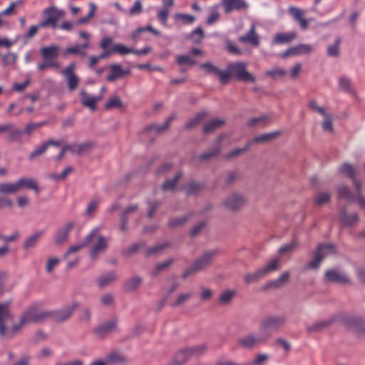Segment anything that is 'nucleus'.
<instances>
[{
	"label": "nucleus",
	"mask_w": 365,
	"mask_h": 365,
	"mask_svg": "<svg viewBox=\"0 0 365 365\" xmlns=\"http://www.w3.org/2000/svg\"><path fill=\"white\" fill-rule=\"evenodd\" d=\"M188 218V216L175 217L170 220L168 225L173 228L178 227L185 224L187 221Z\"/></svg>",
	"instance_id": "57"
},
{
	"label": "nucleus",
	"mask_w": 365,
	"mask_h": 365,
	"mask_svg": "<svg viewBox=\"0 0 365 365\" xmlns=\"http://www.w3.org/2000/svg\"><path fill=\"white\" fill-rule=\"evenodd\" d=\"M75 226L74 222H69L59 228L55 234L54 240L56 245H61L67 241L68 235Z\"/></svg>",
	"instance_id": "24"
},
{
	"label": "nucleus",
	"mask_w": 365,
	"mask_h": 365,
	"mask_svg": "<svg viewBox=\"0 0 365 365\" xmlns=\"http://www.w3.org/2000/svg\"><path fill=\"white\" fill-rule=\"evenodd\" d=\"M98 231L97 228L93 229L84 238L83 242L80 245H76L71 246L70 248L68 249L66 252L64 254V259L67 258L69 255L78 252L79 250H81L82 248L88 246L93 241V237H95V235L96 234V232Z\"/></svg>",
	"instance_id": "20"
},
{
	"label": "nucleus",
	"mask_w": 365,
	"mask_h": 365,
	"mask_svg": "<svg viewBox=\"0 0 365 365\" xmlns=\"http://www.w3.org/2000/svg\"><path fill=\"white\" fill-rule=\"evenodd\" d=\"M222 139H223V136L222 135H220V136H219L217 138V145H219L221 143ZM220 151H221V148L219 145H217L212 150L209 151V152H205V153H202V155L197 156V158H199L200 160L202 161V162L206 161L208 159H210V158L216 156L217 155H218L220 153Z\"/></svg>",
	"instance_id": "34"
},
{
	"label": "nucleus",
	"mask_w": 365,
	"mask_h": 365,
	"mask_svg": "<svg viewBox=\"0 0 365 365\" xmlns=\"http://www.w3.org/2000/svg\"><path fill=\"white\" fill-rule=\"evenodd\" d=\"M339 86L341 90L345 91H350L351 89V84L350 80L346 77H341L339 80Z\"/></svg>",
	"instance_id": "61"
},
{
	"label": "nucleus",
	"mask_w": 365,
	"mask_h": 365,
	"mask_svg": "<svg viewBox=\"0 0 365 365\" xmlns=\"http://www.w3.org/2000/svg\"><path fill=\"white\" fill-rule=\"evenodd\" d=\"M325 279L329 282H337L340 284H349L350 282L347 276L336 269H329L325 272Z\"/></svg>",
	"instance_id": "22"
},
{
	"label": "nucleus",
	"mask_w": 365,
	"mask_h": 365,
	"mask_svg": "<svg viewBox=\"0 0 365 365\" xmlns=\"http://www.w3.org/2000/svg\"><path fill=\"white\" fill-rule=\"evenodd\" d=\"M77 307V304H73L71 306L64 307L59 310L46 311L47 320L52 319L56 323L63 322L71 317L75 309Z\"/></svg>",
	"instance_id": "11"
},
{
	"label": "nucleus",
	"mask_w": 365,
	"mask_h": 365,
	"mask_svg": "<svg viewBox=\"0 0 365 365\" xmlns=\"http://www.w3.org/2000/svg\"><path fill=\"white\" fill-rule=\"evenodd\" d=\"M81 104L85 107L89 108L92 111L96 109V106L94 103V98L87 93L85 91H81Z\"/></svg>",
	"instance_id": "37"
},
{
	"label": "nucleus",
	"mask_w": 365,
	"mask_h": 365,
	"mask_svg": "<svg viewBox=\"0 0 365 365\" xmlns=\"http://www.w3.org/2000/svg\"><path fill=\"white\" fill-rule=\"evenodd\" d=\"M76 66V63L72 62L61 72L62 75L66 78L68 89L71 91L75 90L79 83V78L74 73Z\"/></svg>",
	"instance_id": "16"
},
{
	"label": "nucleus",
	"mask_w": 365,
	"mask_h": 365,
	"mask_svg": "<svg viewBox=\"0 0 365 365\" xmlns=\"http://www.w3.org/2000/svg\"><path fill=\"white\" fill-rule=\"evenodd\" d=\"M58 51L59 47L57 45L42 47L40 53L43 61L38 64V71L42 72L49 68L58 69L60 68V63L58 61Z\"/></svg>",
	"instance_id": "3"
},
{
	"label": "nucleus",
	"mask_w": 365,
	"mask_h": 365,
	"mask_svg": "<svg viewBox=\"0 0 365 365\" xmlns=\"http://www.w3.org/2000/svg\"><path fill=\"white\" fill-rule=\"evenodd\" d=\"M340 172L353 180L356 194L352 195L346 186H340L337 188L339 197L344 198L348 202H356L360 207H365V197H363L361 193V183L355 178L354 168L350 164L344 163L341 166Z\"/></svg>",
	"instance_id": "2"
},
{
	"label": "nucleus",
	"mask_w": 365,
	"mask_h": 365,
	"mask_svg": "<svg viewBox=\"0 0 365 365\" xmlns=\"http://www.w3.org/2000/svg\"><path fill=\"white\" fill-rule=\"evenodd\" d=\"M48 146L46 142L38 146H37L29 155V160H32L36 157L42 155L47 150Z\"/></svg>",
	"instance_id": "53"
},
{
	"label": "nucleus",
	"mask_w": 365,
	"mask_h": 365,
	"mask_svg": "<svg viewBox=\"0 0 365 365\" xmlns=\"http://www.w3.org/2000/svg\"><path fill=\"white\" fill-rule=\"evenodd\" d=\"M109 68H110L111 73L106 76L108 81H114L116 79L123 78L129 73L128 71L123 69L119 64H111Z\"/></svg>",
	"instance_id": "27"
},
{
	"label": "nucleus",
	"mask_w": 365,
	"mask_h": 365,
	"mask_svg": "<svg viewBox=\"0 0 365 365\" xmlns=\"http://www.w3.org/2000/svg\"><path fill=\"white\" fill-rule=\"evenodd\" d=\"M287 322L284 315H270L265 317L260 324V330L263 333L272 334L271 331H277L282 328Z\"/></svg>",
	"instance_id": "7"
},
{
	"label": "nucleus",
	"mask_w": 365,
	"mask_h": 365,
	"mask_svg": "<svg viewBox=\"0 0 365 365\" xmlns=\"http://www.w3.org/2000/svg\"><path fill=\"white\" fill-rule=\"evenodd\" d=\"M289 278V273L288 272H284L282 274L278 279L269 282L268 283V287H278L281 284L287 282Z\"/></svg>",
	"instance_id": "49"
},
{
	"label": "nucleus",
	"mask_w": 365,
	"mask_h": 365,
	"mask_svg": "<svg viewBox=\"0 0 365 365\" xmlns=\"http://www.w3.org/2000/svg\"><path fill=\"white\" fill-rule=\"evenodd\" d=\"M8 140L11 142H18L21 140L22 135L24 134L22 130L19 129L14 126L12 123V128L9 130Z\"/></svg>",
	"instance_id": "45"
},
{
	"label": "nucleus",
	"mask_w": 365,
	"mask_h": 365,
	"mask_svg": "<svg viewBox=\"0 0 365 365\" xmlns=\"http://www.w3.org/2000/svg\"><path fill=\"white\" fill-rule=\"evenodd\" d=\"M341 43L340 38L335 40L334 44L329 46L327 48V54L331 57H337L339 55V46Z\"/></svg>",
	"instance_id": "48"
},
{
	"label": "nucleus",
	"mask_w": 365,
	"mask_h": 365,
	"mask_svg": "<svg viewBox=\"0 0 365 365\" xmlns=\"http://www.w3.org/2000/svg\"><path fill=\"white\" fill-rule=\"evenodd\" d=\"M118 278V277L115 272H110L101 275L98 279L97 283L99 287L103 288L115 282Z\"/></svg>",
	"instance_id": "29"
},
{
	"label": "nucleus",
	"mask_w": 365,
	"mask_h": 365,
	"mask_svg": "<svg viewBox=\"0 0 365 365\" xmlns=\"http://www.w3.org/2000/svg\"><path fill=\"white\" fill-rule=\"evenodd\" d=\"M68 147L71 148L68 150L71 153L81 155L83 153L89 152L93 147V143L90 142H84L81 144L72 143L68 144Z\"/></svg>",
	"instance_id": "28"
},
{
	"label": "nucleus",
	"mask_w": 365,
	"mask_h": 365,
	"mask_svg": "<svg viewBox=\"0 0 365 365\" xmlns=\"http://www.w3.org/2000/svg\"><path fill=\"white\" fill-rule=\"evenodd\" d=\"M341 221L347 226H350L358 221V216L356 214L349 215L345 208H342L339 212Z\"/></svg>",
	"instance_id": "33"
},
{
	"label": "nucleus",
	"mask_w": 365,
	"mask_h": 365,
	"mask_svg": "<svg viewBox=\"0 0 365 365\" xmlns=\"http://www.w3.org/2000/svg\"><path fill=\"white\" fill-rule=\"evenodd\" d=\"M96 228L98 231L92 242L90 244H92L89 252V256L91 260L97 259L101 255L105 253L108 247L109 243V238L99 234V229L98 227Z\"/></svg>",
	"instance_id": "5"
},
{
	"label": "nucleus",
	"mask_w": 365,
	"mask_h": 365,
	"mask_svg": "<svg viewBox=\"0 0 365 365\" xmlns=\"http://www.w3.org/2000/svg\"><path fill=\"white\" fill-rule=\"evenodd\" d=\"M203 37L204 31L200 26L194 29L190 35V38L195 43H199Z\"/></svg>",
	"instance_id": "52"
},
{
	"label": "nucleus",
	"mask_w": 365,
	"mask_h": 365,
	"mask_svg": "<svg viewBox=\"0 0 365 365\" xmlns=\"http://www.w3.org/2000/svg\"><path fill=\"white\" fill-rule=\"evenodd\" d=\"M216 254L217 252L215 250L205 252L193 263L194 269L200 272L208 267L212 263Z\"/></svg>",
	"instance_id": "18"
},
{
	"label": "nucleus",
	"mask_w": 365,
	"mask_h": 365,
	"mask_svg": "<svg viewBox=\"0 0 365 365\" xmlns=\"http://www.w3.org/2000/svg\"><path fill=\"white\" fill-rule=\"evenodd\" d=\"M64 15V11L54 6L46 8L42 12L44 19L40 22V26L43 28L51 27L56 29L58 21Z\"/></svg>",
	"instance_id": "6"
},
{
	"label": "nucleus",
	"mask_w": 365,
	"mask_h": 365,
	"mask_svg": "<svg viewBox=\"0 0 365 365\" xmlns=\"http://www.w3.org/2000/svg\"><path fill=\"white\" fill-rule=\"evenodd\" d=\"M270 122V118L269 116L263 115L258 117H255L249 120L247 125L250 127H254L256 125H262L265 126L268 125Z\"/></svg>",
	"instance_id": "35"
},
{
	"label": "nucleus",
	"mask_w": 365,
	"mask_h": 365,
	"mask_svg": "<svg viewBox=\"0 0 365 365\" xmlns=\"http://www.w3.org/2000/svg\"><path fill=\"white\" fill-rule=\"evenodd\" d=\"M288 13L294 21L298 22L302 30L305 31L309 28L311 19L304 18L306 14L304 10L291 6L288 8Z\"/></svg>",
	"instance_id": "13"
},
{
	"label": "nucleus",
	"mask_w": 365,
	"mask_h": 365,
	"mask_svg": "<svg viewBox=\"0 0 365 365\" xmlns=\"http://www.w3.org/2000/svg\"><path fill=\"white\" fill-rule=\"evenodd\" d=\"M238 41L242 43H249L254 47H258L260 43V37L257 34L255 24H252L248 31L238 37Z\"/></svg>",
	"instance_id": "17"
},
{
	"label": "nucleus",
	"mask_w": 365,
	"mask_h": 365,
	"mask_svg": "<svg viewBox=\"0 0 365 365\" xmlns=\"http://www.w3.org/2000/svg\"><path fill=\"white\" fill-rule=\"evenodd\" d=\"M286 74V71L281 68H274L266 71V76L272 77L274 78L278 76H284Z\"/></svg>",
	"instance_id": "63"
},
{
	"label": "nucleus",
	"mask_w": 365,
	"mask_h": 365,
	"mask_svg": "<svg viewBox=\"0 0 365 365\" xmlns=\"http://www.w3.org/2000/svg\"><path fill=\"white\" fill-rule=\"evenodd\" d=\"M225 123V120L216 118L209 121L203 128L204 133H210L213 132L215 130L222 127Z\"/></svg>",
	"instance_id": "32"
},
{
	"label": "nucleus",
	"mask_w": 365,
	"mask_h": 365,
	"mask_svg": "<svg viewBox=\"0 0 365 365\" xmlns=\"http://www.w3.org/2000/svg\"><path fill=\"white\" fill-rule=\"evenodd\" d=\"M206 349L205 344L186 348L176 354L175 361L178 365H182L190 356L202 354Z\"/></svg>",
	"instance_id": "12"
},
{
	"label": "nucleus",
	"mask_w": 365,
	"mask_h": 365,
	"mask_svg": "<svg viewBox=\"0 0 365 365\" xmlns=\"http://www.w3.org/2000/svg\"><path fill=\"white\" fill-rule=\"evenodd\" d=\"M345 323L349 327L357 328L362 324V321L357 317H349L345 319Z\"/></svg>",
	"instance_id": "64"
},
{
	"label": "nucleus",
	"mask_w": 365,
	"mask_h": 365,
	"mask_svg": "<svg viewBox=\"0 0 365 365\" xmlns=\"http://www.w3.org/2000/svg\"><path fill=\"white\" fill-rule=\"evenodd\" d=\"M297 38L295 31H289L288 33H277L272 39L273 44L288 43L294 41Z\"/></svg>",
	"instance_id": "26"
},
{
	"label": "nucleus",
	"mask_w": 365,
	"mask_h": 365,
	"mask_svg": "<svg viewBox=\"0 0 365 365\" xmlns=\"http://www.w3.org/2000/svg\"><path fill=\"white\" fill-rule=\"evenodd\" d=\"M137 289V278L132 277L130 279L126 281L124 284V290L125 292H133Z\"/></svg>",
	"instance_id": "60"
},
{
	"label": "nucleus",
	"mask_w": 365,
	"mask_h": 365,
	"mask_svg": "<svg viewBox=\"0 0 365 365\" xmlns=\"http://www.w3.org/2000/svg\"><path fill=\"white\" fill-rule=\"evenodd\" d=\"M330 200V195L327 192H320L316 195L314 202L317 205H323L328 202Z\"/></svg>",
	"instance_id": "54"
},
{
	"label": "nucleus",
	"mask_w": 365,
	"mask_h": 365,
	"mask_svg": "<svg viewBox=\"0 0 365 365\" xmlns=\"http://www.w3.org/2000/svg\"><path fill=\"white\" fill-rule=\"evenodd\" d=\"M207 116V112H200L197 113L193 118L190 119L185 125V129H191L199 124L203 118Z\"/></svg>",
	"instance_id": "42"
},
{
	"label": "nucleus",
	"mask_w": 365,
	"mask_h": 365,
	"mask_svg": "<svg viewBox=\"0 0 365 365\" xmlns=\"http://www.w3.org/2000/svg\"><path fill=\"white\" fill-rule=\"evenodd\" d=\"M279 134H280L279 131H274V132L269 133L262 134L260 135L255 137L252 140V142L253 143L269 142V141L273 140L274 138H275L276 137H277L278 135H279Z\"/></svg>",
	"instance_id": "41"
},
{
	"label": "nucleus",
	"mask_w": 365,
	"mask_h": 365,
	"mask_svg": "<svg viewBox=\"0 0 365 365\" xmlns=\"http://www.w3.org/2000/svg\"><path fill=\"white\" fill-rule=\"evenodd\" d=\"M175 116L174 114L169 116L166 120L163 125H159L157 124H152L149 126V130H154L155 132L159 133L164 130H165L171 124V123L174 120Z\"/></svg>",
	"instance_id": "38"
},
{
	"label": "nucleus",
	"mask_w": 365,
	"mask_h": 365,
	"mask_svg": "<svg viewBox=\"0 0 365 365\" xmlns=\"http://www.w3.org/2000/svg\"><path fill=\"white\" fill-rule=\"evenodd\" d=\"M170 8L162 7L158 10L157 17L159 21L163 25L167 26L168 18L170 11Z\"/></svg>",
	"instance_id": "46"
},
{
	"label": "nucleus",
	"mask_w": 365,
	"mask_h": 365,
	"mask_svg": "<svg viewBox=\"0 0 365 365\" xmlns=\"http://www.w3.org/2000/svg\"><path fill=\"white\" fill-rule=\"evenodd\" d=\"M137 206L133 205L126 208V210L122 213L120 216V230L121 232H125L128 230V222L129 215L135 211Z\"/></svg>",
	"instance_id": "31"
},
{
	"label": "nucleus",
	"mask_w": 365,
	"mask_h": 365,
	"mask_svg": "<svg viewBox=\"0 0 365 365\" xmlns=\"http://www.w3.org/2000/svg\"><path fill=\"white\" fill-rule=\"evenodd\" d=\"M43 232H38L29 237L24 243V248L29 250L36 246L37 242L42 235Z\"/></svg>",
	"instance_id": "40"
},
{
	"label": "nucleus",
	"mask_w": 365,
	"mask_h": 365,
	"mask_svg": "<svg viewBox=\"0 0 365 365\" xmlns=\"http://www.w3.org/2000/svg\"><path fill=\"white\" fill-rule=\"evenodd\" d=\"M191 297L190 293H183L180 294L178 296L176 300L172 303L173 307H178L182 304H183L185 302L188 300Z\"/></svg>",
	"instance_id": "62"
},
{
	"label": "nucleus",
	"mask_w": 365,
	"mask_h": 365,
	"mask_svg": "<svg viewBox=\"0 0 365 365\" xmlns=\"http://www.w3.org/2000/svg\"><path fill=\"white\" fill-rule=\"evenodd\" d=\"M200 67L204 69L207 73H214L217 75L219 78V80L221 83L225 84L228 82V75L227 73L215 66H214L210 62H206L201 64Z\"/></svg>",
	"instance_id": "19"
},
{
	"label": "nucleus",
	"mask_w": 365,
	"mask_h": 365,
	"mask_svg": "<svg viewBox=\"0 0 365 365\" xmlns=\"http://www.w3.org/2000/svg\"><path fill=\"white\" fill-rule=\"evenodd\" d=\"M173 19L176 22L180 21L183 24H192L195 21V17L191 14L176 13L173 16Z\"/></svg>",
	"instance_id": "36"
},
{
	"label": "nucleus",
	"mask_w": 365,
	"mask_h": 365,
	"mask_svg": "<svg viewBox=\"0 0 365 365\" xmlns=\"http://www.w3.org/2000/svg\"><path fill=\"white\" fill-rule=\"evenodd\" d=\"M235 294V292L232 290H227L223 292L220 297H219V302L222 304H228Z\"/></svg>",
	"instance_id": "51"
},
{
	"label": "nucleus",
	"mask_w": 365,
	"mask_h": 365,
	"mask_svg": "<svg viewBox=\"0 0 365 365\" xmlns=\"http://www.w3.org/2000/svg\"><path fill=\"white\" fill-rule=\"evenodd\" d=\"M19 185V190H20L23 187L34 190L36 192H38L39 189L36 181L30 178H22L16 181Z\"/></svg>",
	"instance_id": "30"
},
{
	"label": "nucleus",
	"mask_w": 365,
	"mask_h": 365,
	"mask_svg": "<svg viewBox=\"0 0 365 365\" xmlns=\"http://www.w3.org/2000/svg\"><path fill=\"white\" fill-rule=\"evenodd\" d=\"M11 302L0 303V336L11 339L19 332L22 327L31 323L38 324L47 320L46 311H40L41 304L34 302L30 304L20 315L17 324H14L10 329L6 328V322L14 319V314L9 309Z\"/></svg>",
	"instance_id": "1"
},
{
	"label": "nucleus",
	"mask_w": 365,
	"mask_h": 365,
	"mask_svg": "<svg viewBox=\"0 0 365 365\" xmlns=\"http://www.w3.org/2000/svg\"><path fill=\"white\" fill-rule=\"evenodd\" d=\"M247 63L241 61L228 64L227 70L225 71L228 75V81L234 77L240 81L255 82V77L247 71Z\"/></svg>",
	"instance_id": "4"
},
{
	"label": "nucleus",
	"mask_w": 365,
	"mask_h": 365,
	"mask_svg": "<svg viewBox=\"0 0 365 365\" xmlns=\"http://www.w3.org/2000/svg\"><path fill=\"white\" fill-rule=\"evenodd\" d=\"M335 252V247L332 244L319 245L314 253L313 259L307 264V267L309 269H317L325 256L329 254H334Z\"/></svg>",
	"instance_id": "10"
},
{
	"label": "nucleus",
	"mask_w": 365,
	"mask_h": 365,
	"mask_svg": "<svg viewBox=\"0 0 365 365\" xmlns=\"http://www.w3.org/2000/svg\"><path fill=\"white\" fill-rule=\"evenodd\" d=\"M117 327L118 321L115 319H113L98 327L94 330V332L97 336L103 338L107 334L115 331Z\"/></svg>",
	"instance_id": "21"
},
{
	"label": "nucleus",
	"mask_w": 365,
	"mask_h": 365,
	"mask_svg": "<svg viewBox=\"0 0 365 365\" xmlns=\"http://www.w3.org/2000/svg\"><path fill=\"white\" fill-rule=\"evenodd\" d=\"M270 338V334H249L238 340V344L244 348L252 349L259 344L265 343Z\"/></svg>",
	"instance_id": "9"
},
{
	"label": "nucleus",
	"mask_w": 365,
	"mask_h": 365,
	"mask_svg": "<svg viewBox=\"0 0 365 365\" xmlns=\"http://www.w3.org/2000/svg\"><path fill=\"white\" fill-rule=\"evenodd\" d=\"M324 119L322 123V128L324 131L331 132L333 130L332 127V117L331 115L326 113V115H323Z\"/></svg>",
	"instance_id": "58"
},
{
	"label": "nucleus",
	"mask_w": 365,
	"mask_h": 365,
	"mask_svg": "<svg viewBox=\"0 0 365 365\" xmlns=\"http://www.w3.org/2000/svg\"><path fill=\"white\" fill-rule=\"evenodd\" d=\"M182 174L180 173H178L175 175L173 179L168 180L165 182L162 185V189L164 191L172 190L174 189L177 182L181 178Z\"/></svg>",
	"instance_id": "47"
},
{
	"label": "nucleus",
	"mask_w": 365,
	"mask_h": 365,
	"mask_svg": "<svg viewBox=\"0 0 365 365\" xmlns=\"http://www.w3.org/2000/svg\"><path fill=\"white\" fill-rule=\"evenodd\" d=\"M90 6V10L88 14L86 16L80 18L77 21V24L82 25L86 24L94 15L95 11H96V6L94 4L91 3L89 4Z\"/></svg>",
	"instance_id": "55"
},
{
	"label": "nucleus",
	"mask_w": 365,
	"mask_h": 365,
	"mask_svg": "<svg viewBox=\"0 0 365 365\" xmlns=\"http://www.w3.org/2000/svg\"><path fill=\"white\" fill-rule=\"evenodd\" d=\"M105 361L107 365H121L127 362V359L120 352L113 351L106 355Z\"/></svg>",
	"instance_id": "25"
},
{
	"label": "nucleus",
	"mask_w": 365,
	"mask_h": 365,
	"mask_svg": "<svg viewBox=\"0 0 365 365\" xmlns=\"http://www.w3.org/2000/svg\"><path fill=\"white\" fill-rule=\"evenodd\" d=\"M329 322L328 321H321L316 322L312 325H308L307 329L309 332H316L322 330L324 327L329 326Z\"/></svg>",
	"instance_id": "50"
},
{
	"label": "nucleus",
	"mask_w": 365,
	"mask_h": 365,
	"mask_svg": "<svg viewBox=\"0 0 365 365\" xmlns=\"http://www.w3.org/2000/svg\"><path fill=\"white\" fill-rule=\"evenodd\" d=\"M19 185L16 181L14 183L2 182L0 183L1 194H12L19 191Z\"/></svg>",
	"instance_id": "39"
},
{
	"label": "nucleus",
	"mask_w": 365,
	"mask_h": 365,
	"mask_svg": "<svg viewBox=\"0 0 365 365\" xmlns=\"http://www.w3.org/2000/svg\"><path fill=\"white\" fill-rule=\"evenodd\" d=\"M314 48L310 44L299 43L294 46L287 48L284 53L280 55L282 58H286L288 56H294L299 55H309L312 53Z\"/></svg>",
	"instance_id": "15"
},
{
	"label": "nucleus",
	"mask_w": 365,
	"mask_h": 365,
	"mask_svg": "<svg viewBox=\"0 0 365 365\" xmlns=\"http://www.w3.org/2000/svg\"><path fill=\"white\" fill-rule=\"evenodd\" d=\"M245 203V198L236 193L230 195L224 202L225 207L232 210L240 209Z\"/></svg>",
	"instance_id": "23"
},
{
	"label": "nucleus",
	"mask_w": 365,
	"mask_h": 365,
	"mask_svg": "<svg viewBox=\"0 0 365 365\" xmlns=\"http://www.w3.org/2000/svg\"><path fill=\"white\" fill-rule=\"evenodd\" d=\"M123 107V102L118 96H112L105 104L106 110H111L113 108H120Z\"/></svg>",
	"instance_id": "44"
},
{
	"label": "nucleus",
	"mask_w": 365,
	"mask_h": 365,
	"mask_svg": "<svg viewBox=\"0 0 365 365\" xmlns=\"http://www.w3.org/2000/svg\"><path fill=\"white\" fill-rule=\"evenodd\" d=\"M220 3L225 14H230L234 11L247 10L249 7L245 0H221Z\"/></svg>",
	"instance_id": "14"
},
{
	"label": "nucleus",
	"mask_w": 365,
	"mask_h": 365,
	"mask_svg": "<svg viewBox=\"0 0 365 365\" xmlns=\"http://www.w3.org/2000/svg\"><path fill=\"white\" fill-rule=\"evenodd\" d=\"M279 259L277 258L272 259L265 266L256 270L253 273H248L245 276V282L246 284L257 282L259 279L265 277L269 272L277 269Z\"/></svg>",
	"instance_id": "8"
},
{
	"label": "nucleus",
	"mask_w": 365,
	"mask_h": 365,
	"mask_svg": "<svg viewBox=\"0 0 365 365\" xmlns=\"http://www.w3.org/2000/svg\"><path fill=\"white\" fill-rule=\"evenodd\" d=\"M90 6V10L88 14L86 16L80 18L77 21V24L82 25L86 24L94 15L95 11H96V6L94 4L91 3L89 4Z\"/></svg>",
	"instance_id": "56"
},
{
	"label": "nucleus",
	"mask_w": 365,
	"mask_h": 365,
	"mask_svg": "<svg viewBox=\"0 0 365 365\" xmlns=\"http://www.w3.org/2000/svg\"><path fill=\"white\" fill-rule=\"evenodd\" d=\"M111 51L113 53H118L120 55H126L130 53H135L134 49L120 43L113 45L111 46Z\"/></svg>",
	"instance_id": "43"
},
{
	"label": "nucleus",
	"mask_w": 365,
	"mask_h": 365,
	"mask_svg": "<svg viewBox=\"0 0 365 365\" xmlns=\"http://www.w3.org/2000/svg\"><path fill=\"white\" fill-rule=\"evenodd\" d=\"M177 63L180 66L187 65L192 66L195 63V61L192 60L189 56L182 55L178 56Z\"/></svg>",
	"instance_id": "59"
}]
</instances>
